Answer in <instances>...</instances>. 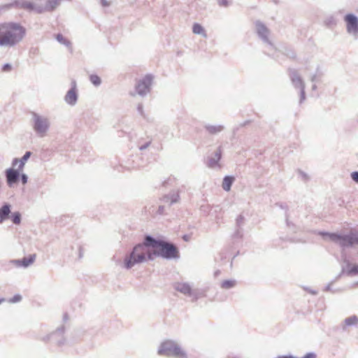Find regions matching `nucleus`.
Returning <instances> with one entry per match:
<instances>
[{
    "instance_id": "1",
    "label": "nucleus",
    "mask_w": 358,
    "mask_h": 358,
    "mask_svg": "<svg viewBox=\"0 0 358 358\" xmlns=\"http://www.w3.org/2000/svg\"><path fill=\"white\" fill-rule=\"evenodd\" d=\"M26 35V29L17 22L0 24V47L13 48Z\"/></svg>"
},
{
    "instance_id": "2",
    "label": "nucleus",
    "mask_w": 358,
    "mask_h": 358,
    "mask_svg": "<svg viewBox=\"0 0 358 358\" xmlns=\"http://www.w3.org/2000/svg\"><path fill=\"white\" fill-rule=\"evenodd\" d=\"M320 234L324 238L328 237L330 241L338 244L343 250L352 248L355 245H358V231H350L344 235L329 232H320Z\"/></svg>"
},
{
    "instance_id": "3",
    "label": "nucleus",
    "mask_w": 358,
    "mask_h": 358,
    "mask_svg": "<svg viewBox=\"0 0 358 358\" xmlns=\"http://www.w3.org/2000/svg\"><path fill=\"white\" fill-rule=\"evenodd\" d=\"M147 253L148 249L144 245L137 244L134 247L132 251L126 255L124 259V268L130 269L136 264L145 262Z\"/></svg>"
},
{
    "instance_id": "4",
    "label": "nucleus",
    "mask_w": 358,
    "mask_h": 358,
    "mask_svg": "<svg viewBox=\"0 0 358 358\" xmlns=\"http://www.w3.org/2000/svg\"><path fill=\"white\" fill-rule=\"evenodd\" d=\"M158 355L176 358H187V352L178 343L172 340H167L161 343L158 349Z\"/></svg>"
},
{
    "instance_id": "5",
    "label": "nucleus",
    "mask_w": 358,
    "mask_h": 358,
    "mask_svg": "<svg viewBox=\"0 0 358 358\" xmlns=\"http://www.w3.org/2000/svg\"><path fill=\"white\" fill-rule=\"evenodd\" d=\"M156 257L166 259H178L180 257L178 248L172 243L162 241L157 250H154Z\"/></svg>"
},
{
    "instance_id": "6",
    "label": "nucleus",
    "mask_w": 358,
    "mask_h": 358,
    "mask_svg": "<svg viewBox=\"0 0 358 358\" xmlns=\"http://www.w3.org/2000/svg\"><path fill=\"white\" fill-rule=\"evenodd\" d=\"M50 127V119L36 113H32V128L36 135L44 137Z\"/></svg>"
},
{
    "instance_id": "7",
    "label": "nucleus",
    "mask_w": 358,
    "mask_h": 358,
    "mask_svg": "<svg viewBox=\"0 0 358 358\" xmlns=\"http://www.w3.org/2000/svg\"><path fill=\"white\" fill-rule=\"evenodd\" d=\"M10 8L24 9L29 12L35 11L37 13H42L45 11V8L43 6L36 5L33 2L27 0H13L12 3L5 4L0 8L8 10Z\"/></svg>"
},
{
    "instance_id": "8",
    "label": "nucleus",
    "mask_w": 358,
    "mask_h": 358,
    "mask_svg": "<svg viewBox=\"0 0 358 358\" xmlns=\"http://www.w3.org/2000/svg\"><path fill=\"white\" fill-rule=\"evenodd\" d=\"M288 74L294 87L300 90V103H302L306 99L304 81L296 69H289Z\"/></svg>"
},
{
    "instance_id": "9",
    "label": "nucleus",
    "mask_w": 358,
    "mask_h": 358,
    "mask_svg": "<svg viewBox=\"0 0 358 358\" xmlns=\"http://www.w3.org/2000/svg\"><path fill=\"white\" fill-rule=\"evenodd\" d=\"M343 20L345 22L346 31L355 38L358 37V17L353 13H348Z\"/></svg>"
},
{
    "instance_id": "10",
    "label": "nucleus",
    "mask_w": 358,
    "mask_h": 358,
    "mask_svg": "<svg viewBox=\"0 0 358 358\" xmlns=\"http://www.w3.org/2000/svg\"><path fill=\"white\" fill-rule=\"evenodd\" d=\"M153 77L151 75L145 76L143 79L138 81L136 90L138 94L141 96H145L150 91Z\"/></svg>"
},
{
    "instance_id": "11",
    "label": "nucleus",
    "mask_w": 358,
    "mask_h": 358,
    "mask_svg": "<svg viewBox=\"0 0 358 358\" xmlns=\"http://www.w3.org/2000/svg\"><path fill=\"white\" fill-rule=\"evenodd\" d=\"M255 27L258 36L263 41L264 43L272 46V43L268 38L270 31L266 25L261 21L257 20L255 22Z\"/></svg>"
},
{
    "instance_id": "12",
    "label": "nucleus",
    "mask_w": 358,
    "mask_h": 358,
    "mask_svg": "<svg viewBox=\"0 0 358 358\" xmlns=\"http://www.w3.org/2000/svg\"><path fill=\"white\" fill-rule=\"evenodd\" d=\"M21 171L18 168L17 169L9 168L5 171V176L8 187H12L19 181Z\"/></svg>"
},
{
    "instance_id": "13",
    "label": "nucleus",
    "mask_w": 358,
    "mask_h": 358,
    "mask_svg": "<svg viewBox=\"0 0 358 358\" xmlns=\"http://www.w3.org/2000/svg\"><path fill=\"white\" fill-rule=\"evenodd\" d=\"M64 327L57 328V329L52 334L47 335L43 338V341L53 339L55 341L58 346H62L66 343V339L64 338Z\"/></svg>"
},
{
    "instance_id": "14",
    "label": "nucleus",
    "mask_w": 358,
    "mask_h": 358,
    "mask_svg": "<svg viewBox=\"0 0 358 358\" xmlns=\"http://www.w3.org/2000/svg\"><path fill=\"white\" fill-rule=\"evenodd\" d=\"M78 93L76 90V83L75 80L72 81V86L67 92L64 96V101L70 106H75L78 101Z\"/></svg>"
},
{
    "instance_id": "15",
    "label": "nucleus",
    "mask_w": 358,
    "mask_h": 358,
    "mask_svg": "<svg viewBox=\"0 0 358 358\" xmlns=\"http://www.w3.org/2000/svg\"><path fill=\"white\" fill-rule=\"evenodd\" d=\"M222 147L220 146L217 148V149L215 150L214 154L210 157L207 162V166L210 169H220V165L219 164V162L222 157Z\"/></svg>"
},
{
    "instance_id": "16",
    "label": "nucleus",
    "mask_w": 358,
    "mask_h": 358,
    "mask_svg": "<svg viewBox=\"0 0 358 358\" xmlns=\"http://www.w3.org/2000/svg\"><path fill=\"white\" fill-rule=\"evenodd\" d=\"M36 259V255L33 254L29 255L28 257H24L22 259H13L10 261V263L15 265L17 267L27 268L34 263Z\"/></svg>"
},
{
    "instance_id": "17",
    "label": "nucleus",
    "mask_w": 358,
    "mask_h": 358,
    "mask_svg": "<svg viewBox=\"0 0 358 358\" xmlns=\"http://www.w3.org/2000/svg\"><path fill=\"white\" fill-rule=\"evenodd\" d=\"M173 288L185 295L189 296L193 295L192 287L187 282H175L173 284Z\"/></svg>"
},
{
    "instance_id": "18",
    "label": "nucleus",
    "mask_w": 358,
    "mask_h": 358,
    "mask_svg": "<svg viewBox=\"0 0 358 358\" xmlns=\"http://www.w3.org/2000/svg\"><path fill=\"white\" fill-rule=\"evenodd\" d=\"M162 240L156 239L152 236L146 235L144 238V242L142 245H144L145 248L148 247H151L155 250H157L161 241Z\"/></svg>"
},
{
    "instance_id": "19",
    "label": "nucleus",
    "mask_w": 358,
    "mask_h": 358,
    "mask_svg": "<svg viewBox=\"0 0 358 358\" xmlns=\"http://www.w3.org/2000/svg\"><path fill=\"white\" fill-rule=\"evenodd\" d=\"M180 195L178 191H173L170 192L169 194L165 195L162 201L164 202H169L170 205L177 203L179 201Z\"/></svg>"
},
{
    "instance_id": "20",
    "label": "nucleus",
    "mask_w": 358,
    "mask_h": 358,
    "mask_svg": "<svg viewBox=\"0 0 358 358\" xmlns=\"http://www.w3.org/2000/svg\"><path fill=\"white\" fill-rule=\"evenodd\" d=\"M10 213V205L5 203L0 208V223L8 218L9 214Z\"/></svg>"
},
{
    "instance_id": "21",
    "label": "nucleus",
    "mask_w": 358,
    "mask_h": 358,
    "mask_svg": "<svg viewBox=\"0 0 358 358\" xmlns=\"http://www.w3.org/2000/svg\"><path fill=\"white\" fill-rule=\"evenodd\" d=\"M204 128L210 134H217L222 131L224 129V127L221 124H216V125L206 124L204 126Z\"/></svg>"
},
{
    "instance_id": "22",
    "label": "nucleus",
    "mask_w": 358,
    "mask_h": 358,
    "mask_svg": "<svg viewBox=\"0 0 358 358\" xmlns=\"http://www.w3.org/2000/svg\"><path fill=\"white\" fill-rule=\"evenodd\" d=\"M358 324V317L356 315H352L345 318L343 321V324H342V328L343 330H345L347 327H350L353 325H356Z\"/></svg>"
},
{
    "instance_id": "23",
    "label": "nucleus",
    "mask_w": 358,
    "mask_h": 358,
    "mask_svg": "<svg viewBox=\"0 0 358 358\" xmlns=\"http://www.w3.org/2000/svg\"><path fill=\"white\" fill-rule=\"evenodd\" d=\"M234 177L227 176L224 178L223 182H222V188L224 190L228 192L231 189V185L234 182Z\"/></svg>"
},
{
    "instance_id": "24",
    "label": "nucleus",
    "mask_w": 358,
    "mask_h": 358,
    "mask_svg": "<svg viewBox=\"0 0 358 358\" xmlns=\"http://www.w3.org/2000/svg\"><path fill=\"white\" fill-rule=\"evenodd\" d=\"M192 31L195 34L201 35L204 38L207 37V34L203 27L199 23H194L192 27Z\"/></svg>"
},
{
    "instance_id": "25",
    "label": "nucleus",
    "mask_w": 358,
    "mask_h": 358,
    "mask_svg": "<svg viewBox=\"0 0 358 358\" xmlns=\"http://www.w3.org/2000/svg\"><path fill=\"white\" fill-rule=\"evenodd\" d=\"M62 0H48L46 6L44 7L45 11H52L54 10L60 3Z\"/></svg>"
},
{
    "instance_id": "26",
    "label": "nucleus",
    "mask_w": 358,
    "mask_h": 358,
    "mask_svg": "<svg viewBox=\"0 0 358 358\" xmlns=\"http://www.w3.org/2000/svg\"><path fill=\"white\" fill-rule=\"evenodd\" d=\"M324 24L325 26H327V27H334L337 24V20L336 19V17L331 15H329L327 16L324 21Z\"/></svg>"
},
{
    "instance_id": "27",
    "label": "nucleus",
    "mask_w": 358,
    "mask_h": 358,
    "mask_svg": "<svg viewBox=\"0 0 358 358\" xmlns=\"http://www.w3.org/2000/svg\"><path fill=\"white\" fill-rule=\"evenodd\" d=\"M322 76H323V73L320 69V68L317 67L316 69L315 73L310 76V80L312 83H315L316 82H318L320 80V79L322 77Z\"/></svg>"
},
{
    "instance_id": "28",
    "label": "nucleus",
    "mask_w": 358,
    "mask_h": 358,
    "mask_svg": "<svg viewBox=\"0 0 358 358\" xmlns=\"http://www.w3.org/2000/svg\"><path fill=\"white\" fill-rule=\"evenodd\" d=\"M31 155V152L30 151H27L25 152L24 156L19 159L20 160V164L18 165L17 168L19 170H22L24 169V166L25 165L26 162L29 159L30 156Z\"/></svg>"
},
{
    "instance_id": "29",
    "label": "nucleus",
    "mask_w": 358,
    "mask_h": 358,
    "mask_svg": "<svg viewBox=\"0 0 358 358\" xmlns=\"http://www.w3.org/2000/svg\"><path fill=\"white\" fill-rule=\"evenodd\" d=\"M236 281L235 280H226L221 283V287L222 289H229L236 286Z\"/></svg>"
},
{
    "instance_id": "30",
    "label": "nucleus",
    "mask_w": 358,
    "mask_h": 358,
    "mask_svg": "<svg viewBox=\"0 0 358 358\" xmlns=\"http://www.w3.org/2000/svg\"><path fill=\"white\" fill-rule=\"evenodd\" d=\"M55 38H56L57 41L59 43H61V44H62V45H64L65 46H66V47H68V48H71V43L69 40H67L66 38H65L62 36V34H57L56 35V37H55Z\"/></svg>"
},
{
    "instance_id": "31",
    "label": "nucleus",
    "mask_w": 358,
    "mask_h": 358,
    "mask_svg": "<svg viewBox=\"0 0 358 358\" xmlns=\"http://www.w3.org/2000/svg\"><path fill=\"white\" fill-rule=\"evenodd\" d=\"M90 82L96 87H98L101 83V80L99 76L96 74H92L90 76Z\"/></svg>"
},
{
    "instance_id": "32",
    "label": "nucleus",
    "mask_w": 358,
    "mask_h": 358,
    "mask_svg": "<svg viewBox=\"0 0 358 358\" xmlns=\"http://www.w3.org/2000/svg\"><path fill=\"white\" fill-rule=\"evenodd\" d=\"M245 218L243 215L240 214L237 216L236 219V228H241L245 224Z\"/></svg>"
},
{
    "instance_id": "33",
    "label": "nucleus",
    "mask_w": 358,
    "mask_h": 358,
    "mask_svg": "<svg viewBox=\"0 0 358 358\" xmlns=\"http://www.w3.org/2000/svg\"><path fill=\"white\" fill-rule=\"evenodd\" d=\"M11 220L15 224L21 222V214L19 212H15L11 215Z\"/></svg>"
},
{
    "instance_id": "34",
    "label": "nucleus",
    "mask_w": 358,
    "mask_h": 358,
    "mask_svg": "<svg viewBox=\"0 0 358 358\" xmlns=\"http://www.w3.org/2000/svg\"><path fill=\"white\" fill-rule=\"evenodd\" d=\"M348 266H350L348 269V275H357L358 274V264L351 266L348 264Z\"/></svg>"
},
{
    "instance_id": "35",
    "label": "nucleus",
    "mask_w": 358,
    "mask_h": 358,
    "mask_svg": "<svg viewBox=\"0 0 358 358\" xmlns=\"http://www.w3.org/2000/svg\"><path fill=\"white\" fill-rule=\"evenodd\" d=\"M232 237L234 238H241L243 237V229L241 228H236Z\"/></svg>"
},
{
    "instance_id": "36",
    "label": "nucleus",
    "mask_w": 358,
    "mask_h": 358,
    "mask_svg": "<svg viewBox=\"0 0 358 358\" xmlns=\"http://www.w3.org/2000/svg\"><path fill=\"white\" fill-rule=\"evenodd\" d=\"M297 172H298V174L300 176L301 179L303 181L307 182L309 180V179H310L309 176L304 171H303L301 170H298Z\"/></svg>"
},
{
    "instance_id": "37",
    "label": "nucleus",
    "mask_w": 358,
    "mask_h": 358,
    "mask_svg": "<svg viewBox=\"0 0 358 358\" xmlns=\"http://www.w3.org/2000/svg\"><path fill=\"white\" fill-rule=\"evenodd\" d=\"M22 300V296L20 294H15L13 297L10 298L8 300V302L10 303H15L20 302Z\"/></svg>"
},
{
    "instance_id": "38",
    "label": "nucleus",
    "mask_w": 358,
    "mask_h": 358,
    "mask_svg": "<svg viewBox=\"0 0 358 358\" xmlns=\"http://www.w3.org/2000/svg\"><path fill=\"white\" fill-rule=\"evenodd\" d=\"M137 110H138V113L143 117V118H145L146 116H145V114L144 113V110H143V106L142 103H139L137 106Z\"/></svg>"
},
{
    "instance_id": "39",
    "label": "nucleus",
    "mask_w": 358,
    "mask_h": 358,
    "mask_svg": "<svg viewBox=\"0 0 358 358\" xmlns=\"http://www.w3.org/2000/svg\"><path fill=\"white\" fill-rule=\"evenodd\" d=\"M20 179L23 185H25L28 181V176L25 173H20Z\"/></svg>"
},
{
    "instance_id": "40",
    "label": "nucleus",
    "mask_w": 358,
    "mask_h": 358,
    "mask_svg": "<svg viewBox=\"0 0 358 358\" xmlns=\"http://www.w3.org/2000/svg\"><path fill=\"white\" fill-rule=\"evenodd\" d=\"M12 69V66L11 64L7 63V64H5L3 67H2V71H5V72H8V71H10Z\"/></svg>"
},
{
    "instance_id": "41",
    "label": "nucleus",
    "mask_w": 358,
    "mask_h": 358,
    "mask_svg": "<svg viewBox=\"0 0 358 358\" xmlns=\"http://www.w3.org/2000/svg\"><path fill=\"white\" fill-rule=\"evenodd\" d=\"M351 178L353 181L358 183V171H354L351 173Z\"/></svg>"
},
{
    "instance_id": "42",
    "label": "nucleus",
    "mask_w": 358,
    "mask_h": 358,
    "mask_svg": "<svg viewBox=\"0 0 358 358\" xmlns=\"http://www.w3.org/2000/svg\"><path fill=\"white\" fill-rule=\"evenodd\" d=\"M154 256L155 254H154V251L152 252H150L148 250V253H147V255H146V259H149V260H153L154 259Z\"/></svg>"
},
{
    "instance_id": "43",
    "label": "nucleus",
    "mask_w": 358,
    "mask_h": 358,
    "mask_svg": "<svg viewBox=\"0 0 358 358\" xmlns=\"http://www.w3.org/2000/svg\"><path fill=\"white\" fill-rule=\"evenodd\" d=\"M151 142L150 141H148L147 143H145V144L141 145L139 147V150H145L146 148H148L149 147V145H150Z\"/></svg>"
},
{
    "instance_id": "44",
    "label": "nucleus",
    "mask_w": 358,
    "mask_h": 358,
    "mask_svg": "<svg viewBox=\"0 0 358 358\" xmlns=\"http://www.w3.org/2000/svg\"><path fill=\"white\" fill-rule=\"evenodd\" d=\"M286 55L290 58H294L296 57L295 52L292 50H289L287 52H286Z\"/></svg>"
},
{
    "instance_id": "45",
    "label": "nucleus",
    "mask_w": 358,
    "mask_h": 358,
    "mask_svg": "<svg viewBox=\"0 0 358 358\" xmlns=\"http://www.w3.org/2000/svg\"><path fill=\"white\" fill-rule=\"evenodd\" d=\"M218 3L222 6H228V0H219Z\"/></svg>"
},
{
    "instance_id": "46",
    "label": "nucleus",
    "mask_w": 358,
    "mask_h": 358,
    "mask_svg": "<svg viewBox=\"0 0 358 358\" xmlns=\"http://www.w3.org/2000/svg\"><path fill=\"white\" fill-rule=\"evenodd\" d=\"M101 4L103 7H107L110 6V3L107 0H101Z\"/></svg>"
},
{
    "instance_id": "47",
    "label": "nucleus",
    "mask_w": 358,
    "mask_h": 358,
    "mask_svg": "<svg viewBox=\"0 0 358 358\" xmlns=\"http://www.w3.org/2000/svg\"><path fill=\"white\" fill-rule=\"evenodd\" d=\"M20 164V160L17 158H14L12 162V166L13 167L16 166L17 165Z\"/></svg>"
},
{
    "instance_id": "48",
    "label": "nucleus",
    "mask_w": 358,
    "mask_h": 358,
    "mask_svg": "<svg viewBox=\"0 0 358 358\" xmlns=\"http://www.w3.org/2000/svg\"><path fill=\"white\" fill-rule=\"evenodd\" d=\"M164 210V207L163 206H159L158 208V210H157V213L161 215V214H163Z\"/></svg>"
},
{
    "instance_id": "49",
    "label": "nucleus",
    "mask_w": 358,
    "mask_h": 358,
    "mask_svg": "<svg viewBox=\"0 0 358 358\" xmlns=\"http://www.w3.org/2000/svg\"><path fill=\"white\" fill-rule=\"evenodd\" d=\"M331 284L327 285L326 286V287H325V290H326V291H331Z\"/></svg>"
},
{
    "instance_id": "50",
    "label": "nucleus",
    "mask_w": 358,
    "mask_h": 358,
    "mask_svg": "<svg viewBox=\"0 0 358 358\" xmlns=\"http://www.w3.org/2000/svg\"><path fill=\"white\" fill-rule=\"evenodd\" d=\"M317 90V85H315V83H314L313 85H312V90L315 91Z\"/></svg>"
},
{
    "instance_id": "51",
    "label": "nucleus",
    "mask_w": 358,
    "mask_h": 358,
    "mask_svg": "<svg viewBox=\"0 0 358 358\" xmlns=\"http://www.w3.org/2000/svg\"><path fill=\"white\" fill-rule=\"evenodd\" d=\"M79 251H80L79 256H80V257H82L83 253H82V249H81V248H80Z\"/></svg>"
},
{
    "instance_id": "52",
    "label": "nucleus",
    "mask_w": 358,
    "mask_h": 358,
    "mask_svg": "<svg viewBox=\"0 0 358 358\" xmlns=\"http://www.w3.org/2000/svg\"><path fill=\"white\" fill-rule=\"evenodd\" d=\"M6 301V299L4 298H0V304L2 303V302H4Z\"/></svg>"
},
{
    "instance_id": "53",
    "label": "nucleus",
    "mask_w": 358,
    "mask_h": 358,
    "mask_svg": "<svg viewBox=\"0 0 358 358\" xmlns=\"http://www.w3.org/2000/svg\"><path fill=\"white\" fill-rule=\"evenodd\" d=\"M220 271H216L215 272V276H216V275H218L220 274Z\"/></svg>"
},
{
    "instance_id": "54",
    "label": "nucleus",
    "mask_w": 358,
    "mask_h": 358,
    "mask_svg": "<svg viewBox=\"0 0 358 358\" xmlns=\"http://www.w3.org/2000/svg\"><path fill=\"white\" fill-rule=\"evenodd\" d=\"M68 319L67 317V315L66 314H64V320H66Z\"/></svg>"
},
{
    "instance_id": "55",
    "label": "nucleus",
    "mask_w": 358,
    "mask_h": 358,
    "mask_svg": "<svg viewBox=\"0 0 358 358\" xmlns=\"http://www.w3.org/2000/svg\"><path fill=\"white\" fill-rule=\"evenodd\" d=\"M273 3H274L275 4H278V2H279V0H273Z\"/></svg>"
},
{
    "instance_id": "56",
    "label": "nucleus",
    "mask_w": 358,
    "mask_h": 358,
    "mask_svg": "<svg viewBox=\"0 0 358 358\" xmlns=\"http://www.w3.org/2000/svg\"><path fill=\"white\" fill-rule=\"evenodd\" d=\"M286 222H287V226H289V220H288L287 217L286 218Z\"/></svg>"
},
{
    "instance_id": "57",
    "label": "nucleus",
    "mask_w": 358,
    "mask_h": 358,
    "mask_svg": "<svg viewBox=\"0 0 358 358\" xmlns=\"http://www.w3.org/2000/svg\"><path fill=\"white\" fill-rule=\"evenodd\" d=\"M356 121L358 122V114L356 115Z\"/></svg>"
}]
</instances>
